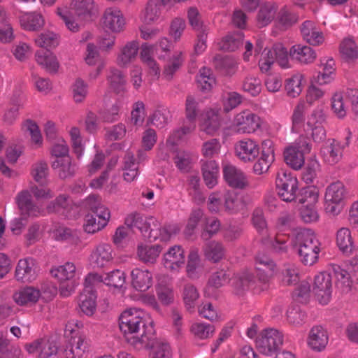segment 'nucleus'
I'll list each match as a JSON object with an SVG mask.
<instances>
[{
	"label": "nucleus",
	"mask_w": 358,
	"mask_h": 358,
	"mask_svg": "<svg viewBox=\"0 0 358 358\" xmlns=\"http://www.w3.org/2000/svg\"><path fill=\"white\" fill-rule=\"evenodd\" d=\"M141 313L132 310H125L119 317V327L127 343L137 350L142 349V343L152 341L155 333L153 322L148 321L140 315Z\"/></svg>",
	"instance_id": "obj_1"
},
{
	"label": "nucleus",
	"mask_w": 358,
	"mask_h": 358,
	"mask_svg": "<svg viewBox=\"0 0 358 358\" xmlns=\"http://www.w3.org/2000/svg\"><path fill=\"white\" fill-rule=\"evenodd\" d=\"M297 253L306 266L313 265L318 259L320 242L311 229H299L295 235Z\"/></svg>",
	"instance_id": "obj_2"
},
{
	"label": "nucleus",
	"mask_w": 358,
	"mask_h": 358,
	"mask_svg": "<svg viewBox=\"0 0 358 358\" xmlns=\"http://www.w3.org/2000/svg\"><path fill=\"white\" fill-rule=\"evenodd\" d=\"M310 150L311 145L308 138L301 136L292 145L285 149L284 160L291 168L299 170L304 165V155L310 153Z\"/></svg>",
	"instance_id": "obj_3"
},
{
	"label": "nucleus",
	"mask_w": 358,
	"mask_h": 358,
	"mask_svg": "<svg viewBox=\"0 0 358 358\" xmlns=\"http://www.w3.org/2000/svg\"><path fill=\"white\" fill-rule=\"evenodd\" d=\"M17 203L21 211V217L13 221L11 229L14 233L19 234L27 225V217L37 216L39 208L33 203L28 191H22L17 195Z\"/></svg>",
	"instance_id": "obj_4"
},
{
	"label": "nucleus",
	"mask_w": 358,
	"mask_h": 358,
	"mask_svg": "<svg viewBox=\"0 0 358 358\" xmlns=\"http://www.w3.org/2000/svg\"><path fill=\"white\" fill-rule=\"evenodd\" d=\"M283 343V336L275 329L263 330L256 339V348L259 352L266 356L277 353Z\"/></svg>",
	"instance_id": "obj_5"
},
{
	"label": "nucleus",
	"mask_w": 358,
	"mask_h": 358,
	"mask_svg": "<svg viewBox=\"0 0 358 358\" xmlns=\"http://www.w3.org/2000/svg\"><path fill=\"white\" fill-rule=\"evenodd\" d=\"M279 197L284 201L295 200L298 191V180L290 173L281 170L278 172L275 180Z\"/></svg>",
	"instance_id": "obj_6"
},
{
	"label": "nucleus",
	"mask_w": 358,
	"mask_h": 358,
	"mask_svg": "<svg viewBox=\"0 0 358 358\" xmlns=\"http://www.w3.org/2000/svg\"><path fill=\"white\" fill-rule=\"evenodd\" d=\"M260 118L250 110H243L238 113L234 120L236 131L241 134H250L260 127Z\"/></svg>",
	"instance_id": "obj_7"
},
{
	"label": "nucleus",
	"mask_w": 358,
	"mask_h": 358,
	"mask_svg": "<svg viewBox=\"0 0 358 358\" xmlns=\"http://www.w3.org/2000/svg\"><path fill=\"white\" fill-rule=\"evenodd\" d=\"M331 274L321 272L315 276L313 291L322 304H327L331 295Z\"/></svg>",
	"instance_id": "obj_8"
},
{
	"label": "nucleus",
	"mask_w": 358,
	"mask_h": 358,
	"mask_svg": "<svg viewBox=\"0 0 358 358\" xmlns=\"http://www.w3.org/2000/svg\"><path fill=\"white\" fill-rule=\"evenodd\" d=\"M101 23L103 28L113 32H120L123 29L125 21L120 10L108 8L103 15Z\"/></svg>",
	"instance_id": "obj_9"
},
{
	"label": "nucleus",
	"mask_w": 358,
	"mask_h": 358,
	"mask_svg": "<svg viewBox=\"0 0 358 358\" xmlns=\"http://www.w3.org/2000/svg\"><path fill=\"white\" fill-rule=\"evenodd\" d=\"M152 337V341L148 340L142 343V349H150L149 358H171V350L169 343L158 340L155 332Z\"/></svg>",
	"instance_id": "obj_10"
},
{
	"label": "nucleus",
	"mask_w": 358,
	"mask_h": 358,
	"mask_svg": "<svg viewBox=\"0 0 358 358\" xmlns=\"http://www.w3.org/2000/svg\"><path fill=\"white\" fill-rule=\"evenodd\" d=\"M303 39L311 45H320L324 41L323 33L320 31L315 23L311 20H306L300 27Z\"/></svg>",
	"instance_id": "obj_11"
},
{
	"label": "nucleus",
	"mask_w": 358,
	"mask_h": 358,
	"mask_svg": "<svg viewBox=\"0 0 358 358\" xmlns=\"http://www.w3.org/2000/svg\"><path fill=\"white\" fill-rule=\"evenodd\" d=\"M51 167L57 171L58 177L62 180L73 177L78 169L77 164L72 161L71 157L55 159L51 164Z\"/></svg>",
	"instance_id": "obj_12"
},
{
	"label": "nucleus",
	"mask_w": 358,
	"mask_h": 358,
	"mask_svg": "<svg viewBox=\"0 0 358 358\" xmlns=\"http://www.w3.org/2000/svg\"><path fill=\"white\" fill-rule=\"evenodd\" d=\"M223 174L226 182L231 187L242 189L248 185L244 173L234 166H225L223 169Z\"/></svg>",
	"instance_id": "obj_13"
},
{
	"label": "nucleus",
	"mask_w": 358,
	"mask_h": 358,
	"mask_svg": "<svg viewBox=\"0 0 358 358\" xmlns=\"http://www.w3.org/2000/svg\"><path fill=\"white\" fill-rule=\"evenodd\" d=\"M184 263V250L180 245L171 247L164 255V265L167 269L177 270Z\"/></svg>",
	"instance_id": "obj_14"
},
{
	"label": "nucleus",
	"mask_w": 358,
	"mask_h": 358,
	"mask_svg": "<svg viewBox=\"0 0 358 358\" xmlns=\"http://www.w3.org/2000/svg\"><path fill=\"white\" fill-rule=\"evenodd\" d=\"M131 285L137 291L145 292L152 285V275L148 270L136 268L132 270Z\"/></svg>",
	"instance_id": "obj_15"
},
{
	"label": "nucleus",
	"mask_w": 358,
	"mask_h": 358,
	"mask_svg": "<svg viewBox=\"0 0 358 358\" xmlns=\"http://www.w3.org/2000/svg\"><path fill=\"white\" fill-rule=\"evenodd\" d=\"M70 8L80 20H89L94 10L93 0H72Z\"/></svg>",
	"instance_id": "obj_16"
},
{
	"label": "nucleus",
	"mask_w": 358,
	"mask_h": 358,
	"mask_svg": "<svg viewBox=\"0 0 358 358\" xmlns=\"http://www.w3.org/2000/svg\"><path fill=\"white\" fill-rule=\"evenodd\" d=\"M87 348V341L80 336H72L64 349L66 358H80Z\"/></svg>",
	"instance_id": "obj_17"
},
{
	"label": "nucleus",
	"mask_w": 358,
	"mask_h": 358,
	"mask_svg": "<svg viewBox=\"0 0 358 358\" xmlns=\"http://www.w3.org/2000/svg\"><path fill=\"white\" fill-rule=\"evenodd\" d=\"M342 150L340 143L333 139L329 144L322 145L320 155L326 162L329 164H334L341 160Z\"/></svg>",
	"instance_id": "obj_18"
},
{
	"label": "nucleus",
	"mask_w": 358,
	"mask_h": 358,
	"mask_svg": "<svg viewBox=\"0 0 358 358\" xmlns=\"http://www.w3.org/2000/svg\"><path fill=\"white\" fill-rule=\"evenodd\" d=\"M289 56L301 63L308 64L313 62L316 58L315 51L309 46L296 44L289 50Z\"/></svg>",
	"instance_id": "obj_19"
},
{
	"label": "nucleus",
	"mask_w": 358,
	"mask_h": 358,
	"mask_svg": "<svg viewBox=\"0 0 358 358\" xmlns=\"http://www.w3.org/2000/svg\"><path fill=\"white\" fill-rule=\"evenodd\" d=\"M213 65L217 71L224 76H232L236 73L237 63L229 56L217 55L213 58Z\"/></svg>",
	"instance_id": "obj_20"
},
{
	"label": "nucleus",
	"mask_w": 358,
	"mask_h": 358,
	"mask_svg": "<svg viewBox=\"0 0 358 358\" xmlns=\"http://www.w3.org/2000/svg\"><path fill=\"white\" fill-rule=\"evenodd\" d=\"M33 259H20L15 269V278L17 280L31 282L36 277V272L33 268Z\"/></svg>",
	"instance_id": "obj_21"
},
{
	"label": "nucleus",
	"mask_w": 358,
	"mask_h": 358,
	"mask_svg": "<svg viewBox=\"0 0 358 358\" xmlns=\"http://www.w3.org/2000/svg\"><path fill=\"white\" fill-rule=\"evenodd\" d=\"M257 275L262 281H266L273 275L275 264L268 257L259 255L255 259Z\"/></svg>",
	"instance_id": "obj_22"
},
{
	"label": "nucleus",
	"mask_w": 358,
	"mask_h": 358,
	"mask_svg": "<svg viewBox=\"0 0 358 358\" xmlns=\"http://www.w3.org/2000/svg\"><path fill=\"white\" fill-rule=\"evenodd\" d=\"M152 222H156V220L153 217H148L144 220L139 213H134L127 217L124 224L129 228H137L143 235L149 231L152 226Z\"/></svg>",
	"instance_id": "obj_23"
},
{
	"label": "nucleus",
	"mask_w": 358,
	"mask_h": 358,
	"mask_svg": "<svg viewBox=\"0 0 358 358\" xmlns=\"http://www.w3.org/2000/svg\"><path fill=\"white\" fill-rule=\"evenodd\" d=\"M237 155L243 161H251L258 156L259 151L256 143L248 139L241 141L239 145L236 147Z\"/></svg>",
	"instance_id": "obj_24"
},
{
	"label": "nucleus",
	"mask_w": 358,
	"mask_h": 358,
	"mask_svg": "<svg viewBox=\"0 0 358 358\" xmlns=\"http://www.w3.org/2000/svg\"><path fill=\"white\" fill-rule=\"evenodd\" d=\"M327 343L328 336L323 327L322 326L313 327L308 341L310 347L314 350L321 351L326 347Z\"/></svg>",
	"instance_id": "obj_25"
},
{
	"label": "nucleus",
	"mask_w": 358,
	"mask_h": 358,
	"mask_svg": "<svg viewBox=\"0 0 358 358\" xmlns=\"http://www.w3.org/2000/svg\"><path fill=\"white\" fill-rule=\"evenodd\" d=\"M41 296L40 291L33 287H26L13 294L15 301L23 306L29 303H35Z\"/></svg>",
	"instance_id": "obj_26"
},
{
	"label": "nucleus",
	"mask_w": 358,
	"mask_h": 358,
	"mask_svg": "<svg viewBox=\"0 0 358 358\" xmlns=\"http://www.w3.org/2000/svg\"><path fill=\"white\" fill-rule=\"evenodd\" d=\"M36 59L38 64L43 66L50 73H56L59 68L57 58L49 50H40L36 52Z\"/></svg>",
	"instance_id": "obj_27"
},
{
	"label": "nucleus",
	"mask_w": 358,
	"mask_h": 358,
	"mask_svg": "<svg viewBox=\"0 0 358 358\" xmlns=\"http://www.w3.org/2000/svg\"><path fill=\"white\" fill-rule=\"evenodd\" d=\"M332 272L336 279V287L342 293L349 292L351 289V281L348 272L336 264L332 266Z\"/></svg>",
	"instance_id": "obj_28"
},
{
	"label": "nucleus",
	"mask_w": 358,
	"mask_h": 358,
	"mask_svg": "<svg viewBox=\"0 0 358 358\" xmlns=\"http://www.w3.org/2000/svg\"><path fill=\"white\" fill-rule=\"evenodd\" d=\"M278 10L275 3L266 2L262 4L258 12L257 20L260 27H265L274 20Z\"/></svg>",
	"instance_id": "obj_29"
},
{
	"label": "nucleus",
	"mask_w": 358,
	"mask_h": 358,
	"mask_svg": "<svg viewBox=\"0 0 358 358\" xmlns=\"http://www.w3.org/2000/svg\"><path fill=\"white\" fill-rule=\"evenodd\" d=\"M203 178L206 185L211 189L217 182L218 166L215 161H208L201 166Z\"/></svg>",
	"instance_id": "obj_30"
},
{
	"label": "nucleus",
	"mask_w": 358,
	"mask_h": 358,
	"mask_svg": "<svg viewBox=\"0 0 358 358\" xmlns=\"http://www.w3.org/2000/svg\"><path fill=\"white\" fill-rule=\"evenodd\" d=\"M298 15L291 12L286 6L282 8L277 14L275 23L280 29L286 30L297 22Z\"/></svg>",
	"instance_id": "obj_31"
},
{
	"label": "nucleus",
	"mask_w": 358,
	"mask_h": 358,
	"mask_svg": "<svg viewBox=\"0 0 358 358\" xmlns=\"http://www.w3.org/2000/svg\"><path fill=\"white\" fill-rule=\"evenodd\" d=\"M160 245H139L137 250V255L139 259L144 263L153 264L162 251Z\"/></svg>",
	"instance_id": "obj_32"
},
{
	"label": "nucleus",
	"mask_w": 358,
	"mask_h": 358,
	"mask_svg": "<svg viewBox=\"0 0 358 358\" xmlns=\"http://www.w3.org/2000/svg\"><path fill=\"white\" fill-rule=\"evenodd\" d=\"M346 196L344 185L337 181L331 184L326 190L325 201L343 203Z\"/></svg>",
	"instance_id": "obj_33"
},
{
	"label": "nucleus",
	"mask_w": 358,
	"mask_h": 358,
	"mask_svg": "<svg viewBox=\"0 0 358 358\" xmlns=\"http://www.w3.org/2000/svg\"><path fill=\"white\" fill-rule=\"evenodd\" d=\"M336 243L343 253L350 254L352 252L354 245L349 229L341 228L337 231Z\"/></svg>",
	"instance_id": "obj_34"
},
{
	"label": "nucleus",
	"mask_w": 358,
	"mask_h": 358,
	"mask_svg": "<svg viewBox=\"0 0 358 358\" xmlns=\"http://www.w3.org/2000/svg\"><path fill=\"white\" fill-rule=\"evenodd\" d=\"M200 127L201 130L208 134L213 135L220 127L219 115L213 110L208 111Z\"/></svg>",
	"instance_id": "obj_35"
},
{
	"label": "nucleus",
	"mask_w": 358,
	"mask_h": 358,
	"mask_svg": "<svg viewBox=\"0 0 358 358\" xmlns=\"http://www.w3.org/2000/svg\"><path fill=\"white\" fill-rule=\"evenodd\" d=\"M138 51V43L131 41L125 45L122 48L121 54L117 57V64L124 66L136 58Z\"/></svg>",
	"instance_id": "obj_36"
},
{
	"label": "nucleus",
	"mask_w": 358,
	"mask_h": 358,
	"mask_svg": "<svg viewBox=\"0 0 358 358\" xmlns=\"http://www.w3.org/2000/svg\"><path fill=\"white\" fill-rule=\"evenodd\" d=\"M204 254L208 259L217 262L224 257V249L221 243L212 241L206 243Z\"/></svg>",
	"instance_id": "obj_37"
},
{
	"label": "nucleus",
	"mask_w": 358,
	"mask_h": 358,
	"mask_svg": "<svg viewBox=\"0 0 358 358\" xmlns=\"http://www.w3.org/2000/svg\"><path fill=\"white\" fill-rule=\"evenodd\" d=\"M52 275L58 280L75 278L76 274V266L73 263L66 262L65 264L50 270Z\"/></svg>",
	"instance_id": "obj_38"
},
{
	"label": "nucleus",
	"mask_w": 358,
	"mask_h": 358,
	"mask_svg": "<svg viewBox=\"0 0 358 358\" xmlns=\"http://www.w3.org/2000/svg\"><path fill=\"white\" fill-rule=\"evenodd\" d=\"M96 293L87 294L83 292L80 294L79 307L86 315L91 316L94 314L96 307Z\"/></svg>",
	"instance_id": "obj_39"
},
{
	"label": "nucleus",
	"mask_w": 358,
	"mask_h": 358,
	"mask_svg": "<svg viewBox=\"0 0 358 358\" xmlns=\"http://www.w3.org/2000/svg\"><path fill=\"white\" fill-rule=\"evenodd\" d=\"M252 280L253 276L250 273H244L234 278L232 283L234 293L237 296H243L248 289Z\"/></svg>",
	"instance_id": "obj_40"
},
{
	"label": "nucleus",
	"mask_w": 358,
	"mask_h": 358,
	"mask_svg": "<svg viewBox=\"0 0 358 358\" xmlns=\"http://www.w3.org/2000/svg\"><path fill=\"white\" fill-rule=\"evenodd\" d=\"M110 87L116 93L123 92L125 88L126 80L123 73L117 69H111L110 73L108 76Z\"/></svg>",
	"instance_id": "obj_41"
},
{
	"label": "nucleus",
	"mask_w": 358,
	"mask_h": 358,
	"mask_svg": "<svg viewBox=\"0 0 358 358\" xmlns=\"http://www.w3.org/2000/svg\"><path fill=\"white\" fill-rule=\"evenodd\" d=\"M262 243L278 254L287 252V238H285L282 235H278L273 238L271 237L262 238Z\"/></svg>",
	"instance_id": "obj_42"
},
{
	"label": "nucleus",
	"mask_w": 358,
	"mask_h": 358,
	"mask_svg": "<svg viewBox=\"0 0 358 358\" xmlns=\"http://www.w3.org/2000/svg\"><path fill=\"white\" fill-rule=\"evenodd\" d=\"M340 52L347 61L358 57L357 47L355 42L350 38H345L340 45Z\"/></svg>",
	"instance_id": "obj_43"
},
{
	"label": "nucleus",
	"mask_w": 358,
	"mask_h": 358,
	"mask_svg": "<svg viewBox=\"0 0 358 358\" xmlns=\"http://www.w3.org/2000/svg\"><path fill=\"white\" fill-rule=\"evenodd\" d=\"M230 280V273L227 269H220L213 272L208 280V285L215 289L220 288Z\"/></svg>",
	"instance_id": "obj_44"
},
{
	"label": "nucleus",
	"mask_w": 358,
	"mask_h": 358,
	"mask_svg": "<svg viewBox=\"0 0 358 358\" xmlns=\"http://www.w3.org/2000/svg\"><path fill=\"white\" fill-rule=\"evenodd\" d=\"M31 174L34 180L38 184L43 185L46 183V178L48 175V166L46 162L40 161L33 164Z\"/></svg>",
	"instance_id": "obj_45"
},
{
	"label": "nucleus",
	"mask_w": 358,
	"mask_h": 358,
	"mask_svg": "<svg viewBox=\"0 0 358 358\" xmlns=\"http://www.w3.org/2000/svg\"><path fill=\"white\" fill-rule=\"evenodd\" d=\"M161 4L158 0H149L144 15L145 23L148 24H152L159 17Z\"/></svg>",
	"instance_id": "obj_46"
},
{
	"label": "nucleus",
	"mask_w": 358,
	"mask_h": 358,
	"mask_svg": "<svg viewBox=\"0 0 358 358\" xmlns=\"http://www.w3.org/2000/svg\"><path fill=\"white\" fill-rule=\"evenodd\" d=\"M103 278V283L108 286L115 288H120L123 286L125 282L124 273L119 269L113 270L106 273Z\"/></svg>",
	"instance_id": "obj_47"
},
{
	"label": "nucleus",
	"mask_w": 358,
	"mask_h": 358,
	"mask_svg": "<svg viewBox=\"0 0 358 358\" xmlns=\"http://www.w3.org/2000/svg\"><path fill=\"white\" fill-rule=\"evenodd\" d=\"M20 350L10 345V341L0 334V358H19Z\"/></svg>",
	"instance_id": "obj_48"
},
{
	"label": "nucleus",
	"mask_w": 358,
	"mask_h": 358,
	"mask_svg": "<svg viewBox=\"0 0 358 358\" xmlns=\"http://www.w3.org/2000/svg\"><path fill=\"white\" fill-rule=\"evenodd\" d=\"M21 25L24 29L29 31H37L44 24V20L40 14L31 13L26 18L20 20Z\"/></svg>",
	"instance_id": "obj_49"
},
{
	"label": "nucleus",
	"mask_w": 358,
	"mask_h": 358,
	"mask_svg": "<svg viewBox=\"0 0 358 358\" xmlns=\"http://www.w3.org/2000/svg\"><path fill=\"white\" fill-rule=\"evenodd\" d=\"M199 294L197 289L191 284L185 285L183 289V301L187 310L194 308L195 302L199 299Z\"/></svg>",
	"instance_id": "obj_50"
},
{
	"label": "nucleus",
	"mask_w": 358,
	"mask_h": 358,
	"mask_svg": "<svg viewBox=\"0 0 358 358\" xmlns=\"http://www.w3.org/2000/svg\"><path fill=\"white\" fill-rule=\"evenodd\" d=\"M299 203H305L306 206H315L318 200V194L315 189L311 187L302 188L299 194L296 193V197Z\"/></svg>",
	"instance_id": "obj_51"
},
{
	"label": "nucleus",
	"mask_w": 358,
	"mask_h": 358,
	"mask_svg": "<svg viewBox=\"0 0 358 358\" xmlns=\"http://www.w3.org/2000/svg\"><path fill=\"white\" fill-rule=\"evenodd\" d=\"M282 283L286 286L295 285L299 282V271L294 265H286L282 271Z\"/></svg>",
	"instance_id": "obj_52"
},
{
	"label": "nucleus",
	"mask_w": 358,
	"mask_h": 358,
	"mask_svg": "<svg viewBox=\"0 0 358 358\" xmlns=\"http://www.w3.org/2000/svg\"><path fill=\"white\" fill-rule=\"evenodd\" d=\"M301 75H294L286 80L285 90L289 96L294 98L299 96L301 91Z\"/></svg>",
	"instance_id": "obj_53"
},
{
	"label": "nucleus",
	"mask_w": 358,
	"mask_h": 358,
	"mask_svg": "<svg viewBox=\"0 0 358 358\" xmlns=\"http://www.w3.org/2000/svg\"><path fill=\"white\" fill-rule=\"evenodd\" d=\"M143 236L152 242L157 240L159 236H160L162 241H166L169 238L170 234L165 227L161 229L159 224L156 220V222H152V226L149 231L147 234L145 233Z\"/></svg>",
	"instance_id": "obj_54"
},
{
	"label": "nucleus",
	"mask_w": 358,
	"mask_h": 358,
	"mask_svg": "<svg viewBox=\"0 0 358 358\" xmlns=\"http://www.w3.org/2000/svg\"><path fill=\"white\" fill-rule=\"evenodd\" d=\"M203 215L201 209L193 210L189 217L188 222L184 229V234L186 238H190L194 234L198 223Z\"/></svg>",
	"instance_id": "obj_55"
},
{
	"label": "nucleus",
	"mask_w": 358,
	"mask_h": 358,
	"mask_svg": "<svg viewBox=\"0 0 358 358\" xmlns=\"http://www.w3.org/2000/svg\"><path fill=\"white\" fill-rule=\"evenodd\" d=\"M35 41L39 46L45 48V50L55 48L59 45L58 36L51 31L41 34Z\"/></svg>",
	"instance_id": "obj_56"
},
{
	"label": "nucleus",
	"mask_w": 358,
	"mask_h": 358,
	"mask_svg": "<svg viewBox=\"0 0 358 358\" xmlns=\"http://www.w3.org/2000/svg\"><path fill=\"white\" fill-rule=\"evenodd\" d=\"M187 18L189 24L193 29L198 33L201 32L203 29H208V27L203 24L199 11L196 7H191L188 9Z\"/></svg>",
	"instance_id": "obj_57"
},
{
	"label": "nucleus",
	"mask_w": 358,
	"mask_h": 358,
	"mask_svg": "<svg viewBox=\"0 0 358 358\" xmlns=\"http://www.w3.org/2000/svg\"><path fill=\"white\" fill-rule=\"evenodd\" d=\"M57 352L58 346L55 341L41 338V348L38 358H49L52 355H57Z\"/></svg>",
	"instance_id": "obj_58"
},
{
	"label": "nucleus",
	"mask_w": 358,
	"mask_h": 358,
	"mask_svg": "<svg viewBox=\"0 0 358 358\" xmlns=\"http://www.w3.org/2000/svg\"><path fill=\"white\" fill-rule=\"evenodd\" d=\"M262 57L259 62V66L262 72H267L271 66L274 63L276 58V52L274 51V46L272 49L264 48Z\"/></svg>",
	"instance_id": "obj_59"
},
{
	"label": "nucleus",
	"mask_w": 358,
	"mask_h": 358,
	"mask_svg": "<svg viewBox=\"0 0 358 358\" xmlns=\"http://www.w3.org/2000/svg\"><path fill=\"white\" fill-rule=\"evenodd\" d=\"M224 206L226 210L234 214L241 210L244 204L241 199L237 196L228 194L224 196Z\"/></svg>",
	"instance_id": "obj_60"
},
{
	"label": "nucleus",
	"mask_w": 358,
	"mask_h": 358,
	"mask_svg": "<svg viewBox=\"0 0 358 358\" xmlns=\"http://www.w3.org/2000/svg\"><path fill=\"white\" fill-rule=\"evenodd\" d=\"M96 217L93 214L88 213L85 216V223L84 224V229L89 234H94L101 229H103L107 224H105L101 220L96 221Z\"/></svg>",
	"instance_id": "obj_61"
},
{
	"label": "nucleus",
	"mask_w": 358,
	"mask_h": 358,
	"mask_svg": "<svg viewBox=\"0 0 358 358\" xmlns=\"http://www.w3.org/2000/svg\"><path fill=\"white\" fill-rule=\"evenodd\" d=\"M199 263L200 259L197 251H190L188 255V261L186 267V271L189 278L192 279L197 278L196 268Z\"/></svg>",
	"instance_id": "obj_62"
},
{
	"label": "nucleus",
	"mask_w": 358,
	"mask_h": 358,
	"mask_svg": "<svg viewBox=\"0 0 358 358\" xmlns=\"http://www.w3.org/2000/svg\"><path fill=\"white\" fill-rule=\"evenodd\" d=\"M243 90L252 96L258 95L262 90L260 80L255 77H247L243 83Z\"/></svg>",
	"instance_id": "obj_63"
},
{
	"label": "nucleus",
	"mask_w": 358,
	"mask_h": 358,
	"mask_svg": "<svg viewBox=\"0 0 358 358\" xmlns=\"http://www.w3.org/2000/svg\"><path fill=\"white\" fill-rule=\"evenodd\" d=\"M181 52L177 53L173 56L172 59L165 66L163 74L168 80L173 78L174 73L179 69L182 65Z\"/></svg>",
	"instance_id": "obj_64"
}]
</instances>
